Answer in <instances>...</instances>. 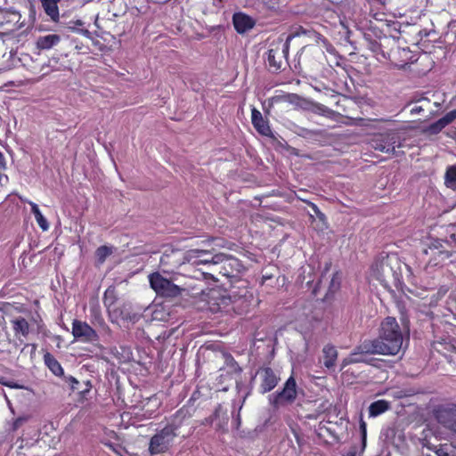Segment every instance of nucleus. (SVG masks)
<instances>
[{
  "label": "nucleus",
  "mask_w": 456,
  "mask_h": 456,
  "mask_svg": "<svg viewBox=\"0 0 456 456\" xmlns=\"http://www.w3.org/2000/svg\"><path fill=\"white\" fill-rule=\"evenodd\" d=\"M364 345L368 352L383 355H396L402 349L403 336L402 329L395 317H386L380 324L377 338L370 339Z\"/></svg>",
  "instance_id": "nucleus-1"
},
{
  "label": "nucleus",
  "mask_w": 456,
  "mask_h": 456,
  "mask_svg": "<svg viewBox=\"0 0 456 456\" xmlns=\"http://www.w3.org/2000/svg\"><path fill=\"white\" fill-rule=\"evenodd\" d=\"M452 241L443 239H431L424 253L428 256V265L443 267L452 262L454 253L453 242L456 245V232L450 234Z\"/></svg>",
  "instance_id": "nucleus-2"
},
{
  "label": "nucleus",
  "mask_w": 456,
  "mask_h": 456,
  "mask_svg": "<svg viewBox=\"0 0 456 456\" xmlns=\"http://www.w3.org/2000/svg\"><path fill=\"white\" fill-rule=\"evenodd\" d=\"M230 291L213 288L204 290L196 302L197 307L202 311H208L212 314H229V304H231Z\"/></svg>",
  "instance_id": "nucleus-3"
},
{
  "label": "nucleus",
  "mask_w": 456,
  "mask_h": 456,
  "mask_svg": "<svg viewBox=\"0 0 456 456\" xmlns=\"http://www.w3.org/2000/svg\"><path fill=\"white\" fill-rule=\"evenodd\" d=\"M208 254L207 250H200L199 248H192L185 253L181 249L169 248L162 254L159 266L165 273H175L185 261L191 262L194 258L196 259Z\"/></svg>",
  "instance_id": "nucleus-4"
},
{
  "label": "nucleus",
  "mask_w": 456,
  "mask_h": 456,
  "mask_svg": "<svg viewBox=\"0 0 456 456\" xmlns=\"http://www.w3.org/2000/svg\"><path fill=\"white\" fill-rule=\"evenodd\" d=\"M429 415L439 426L456 435V403L444 400L434 403Z\"/></svg>",
  "instance_id": "nucleus-5"
},
{
  "label": "nucleus",
  "mask_w": 456,
  "mask_h": 456,
  "mask_svg": "<svg viewBox=\"0 0 456 456\" xmlns=\"http://www.w3.org/2000/svg\"><path fill=\"white\" fill-rule=\"evenodd\" d=\"M294 37V34H289L285 41L278 38L271 44L267 52V64L272 72H279L285 69L288 64L290 42Z\"/></svg>",
  "instance_id": "nucleus-6"
},
{
  "label": "nucleus",
  "mask_w": 456,
  "mask_h": 456,
  "mask_svg": "<svg viewBox=\"0 0 456 456\" xmlns=\"http://www.w3.org/2000/svg\"><path fill=\"white\" fill-rule=\"evenodd\" d=\"M204 265L212 264L217 266L218 273L227 278L237 277L243 265L240 261L232 256H227L224 253H217L211 256V259L200 260Z\"/></svg>",
  "instance_id": "nucleus-7"
},
{
  "label": "nucleus",
  "mask_w": 456,
  "mask_h": 456,
  "mask_svg": "<svg viewBox=\"0 0 456 456\" xmlns=\"http://www.w3.org/2000/svg\"><path fill=\"white\" fill-rule=\"evenodd\" d=\"M149 282L151 288L156 292V294L164 298L177 297L183 290L172 281L165 278L159 272L152 273L149 275Z\"/></svg>",
  "instance_id": "nucleus-8"
},
{
  "label": "nucleus",
  "mask_w": 456,
  "mask_h": 456,
  "mask_svg": "<svg viewBox=\"0 0 456 456\" xmlns=\"http://www.w3.org/2000/svg\"><path fill=\"white\" fill-rule=\"evenodd\" d=\"M297 396V383L291 375L284 383L281 390L276 391L269 396V403L274 410L292 404Z\"/></svg>",
  "instance_id": "nucleus-9"
},
{
  "label": "nucleus",
  "mask_w": 456,
  "mask_h": 456,
  "mask_svg": "<svg viewBox=\"0 0 456 456\" xmlns=\"http://www.w3.org/2000/svg\"><path fill=\"white\" fill-rule=\"evenodd\" d=\"M231 304H229V314L241 315L249 312L252 301L253 294L244 287L239 289L238 291H230Z\"/></svg>",
  "instance_id": "nucleus-10"
},
{
  "label": "nucleus",
  "mask_w": 456,
  "mask_h": 456,
  "mask_svg": "<svg viewBox=\"0 0 456 456\" xmlns=\"http://www.w3.org/2000/svg\"><path fill=\"white\" fill-rule=\"evenodd\" d=\"M370 145L375 151L386 153H394L395 148L401 146L400 138L396 132L387 131L376 134L370 141Z\"/></svg>",
  "instance_id": "nucleus-11"
},
{
  "label": "nucleus",
  "mask_w": 456,
  "mask_h": 456,
  "mask_svg": "<svg viewBox=\"0 0 456 456\" xmlns=\"http://www.w3.org/2000/svg\"><path fill=\"white\" fill-rule=\"evenodd\" d=\"M176 436L165 427L150 440L149 452L151 455L164 453L169 450Z\"/></svg>",
  "instance_id": "nucleus-12"
},
{
  "label": "nucleus",
  "mask_w": 456,
  "mask_h": 456,
  "mask_svg": "<svg viewBox=\"0 0 456 456\" xmlns=\"http://www.w3.org/2000/svg\"><path fill=\"white\" fill-rule=\"evenodd\" d=\"M371 273L380 283H387L389 280L395 279L396 275V272L392 266V259L388 256L376 259L371 265Z\"/></svg>",
  "instance_id": "nucleus-13"
},
{
  "label": "nucleus",
  "mask_w": 456,
  "mask_h": 456,
  "mask_svg": "<svg viewBox=\"0 0 456 456\" xmlns=\"http://www.w3.org/2000/svg\"><path fill=\"white\" fill-rule=\"evenodd\" d=\"M21 19L20 12L10 10L0 11V39L6 36L12 35V33L21 28V24H19Z\"/></svg>",
  "instance_id": "nucleus-14"
},
{
  "label": "nucleus",
  "mask_w": 456,
  "mask_h": 456,
  "mask_svg": "<svg viewBox=\"0 0 456 456\" xmlns=\"http://www.w3.org/2000/svg\"><path fill=\"white\" fill-rule=\"evenodd\" d=\"M72 335L74 339L83 343H94L99 340V335L86 322L74 319L72 322Z\"/></svg>",
  "instance_id": "nucleus-15"
},
{
  "label": "nucleus",
  "mask_w": 456,
  "mask_h": 456,
  "mask_svg": "<svg viewBox=\"0 0 456 456\" xmlns=\"http://www.w3.org/2000/svg\"><path fill=\"white\" fill-rule=\"evenodd\" d=\"M257 373L260 377L259 392L263 395L272 391L281 380L279 374L269 366L261 367Z\"/></svg>",
  "instance_id": "nucleus-16"
},
{
  "label": "nucleus",
  "mask_w": 456,
  "mask_h": 456,
  "mask_svg": "<svg viewBox=\"0 0 456 456\" xmlns=\"http://www.w3.org/2000/svg\"><path fill=\"white\" fill-rule=\"evenodd\" d=\"M337 107L341 110L340 115L352 120H362L359 116V104L353 98L345 95L338 96L336 102Z\"/></svg>",
  "instance_id": "nucleus-17"
},
{
  "label": "nucleus",
  "mask_w": 456,
  "mask_h": 456,
  "mask_svg": "<svg viewBox=\"0 0 456 456\" xmlns=\"http://www.w3.org/2000/svg\"><path fill=\"white\" fill-rule=\"evenodd\" d=\"M191 419V414L188 409L181 408L172 415L169 422L165 426L169 428L175 436H178L177 431L183 426L187 425L188 420Z\"/></svg>",
  "instance_id": "nucleus-18"
},
{
  "label": "nucleus",
  "mask_w": 456,
  "mask_h": 456,
  "mask_svg": "<svg viewBox=\"0 0 456 456\" xmlns=\"http://www.w3.org/2000/svg\"><path fill=\"white\" fill-rule=\"evenodd\" d=\"M251 122L254 128L261 135L266 137L273 135L268 119L265 118L262 113L255 107L251 109Z\"/></svg>",
  "instance_id": "nucleus-19"
},
{
  "label": "nucleus",
  "mask_w": 456,
  "mask_h": 456,
  "mask_svg": "<svg viewBox=\"0 0 456 456\" xmlns=\"http://www.w3.org/2000/svg\"><path fill=\"white\" fill-rule=\"evenodd\" d=\"M370 342V339H366L362 342L358 346L354 348V350L342 361V369L346 366L353 363L358 362H366V355L367 354H378L377 353L368 352L365 348H363L364 345Z\"/></svg>",
  "instance_id": "nucleus-20"
},
{
  "label": "nucleus",
  "mask_w": 456,
  "mask_h": 456,
  "mask_svg": "<svg viewBox=\"0 0 456 456\" xmlns=\"http://www.w3.org/2000/svg\"><path fill=\"white\" fill-rule=\"evenodd\" d=\"M234 29L239 34H244L256 25L255 20L243 12H236L232 16Z\"/></svg>",
  "instance_id": "nucleus-21"
},
{
  "label": "nucleus",
  "mask_w": 456,
  "mask_h": 456,
  "mask_svg": "<svg viewBox=\"0 0 456 456\" xmlns=\"http://www.w3.org/2000/svg\"><path fill=\"white\" fill-rule=\"evenodd\" d=\"M456 119V110H452L447 112L444 117L436 120V122L430 124L426 129L425 132L429 134H439L446 126L451 124Z\"/></svg>",
  "instance_id": "nucleus-22"
},
{
  "label": "nucleus",
  "mask_w": 456,
  "mask_h": 456,
  "mask_svg": "<svg viewBox=\"0 0 456 456\" xmlns=\"http://www.w3.org/2000/svg\"><path fill=\"white\" fill-rule=\"evenodd\" d=\"M12 330L16 338H27L29 333V324L28 321L21 316H19L11 321Z\"/></svg>",
  "instance_id": "nucleus-23"
},
{
  "label": "nucleus",
  "mask_w": 456,
  "mask_h": 456,
  "mask_svg": "<svg viewBox=\"0 0 456 456\" xmlns=\"http://www.w3.org/2000/svg\"><path fill=\"white\" fill-rule=\"evenodd\" d=\"M323 365L327 369H331L335 366L338 359V350L333 345L328 344L322 348Z\"/></svg>",
  "instance_id": "nucleus-24"
},
{
  "label": "nucleus",
  "mask_w": 456,
  "mask_h": 456,
  "mask_svg": "<svg viewBox=\"0 0 456 456\" xmlns=\"http://www.w3.org/2000/svg\"><path fill=\"white\" fill-rule=\"evenodd\" d=\"M44 362L53 375L57 377H62L64 375L63 368L51 353L45 352L44 354Z\"/></svg>",
  "instance_id": "nucleus-25"
},
{
  "label": "nucleus",
  "mask_w": 456,
  "mask_h": 456,
  "mask_svg": "<svg viewBox=\"0 0 456 456\" xmlns=\"http://www.w3.org/2000/svg\"><path fill=\"white\" fill-rule=\"evenodd\" d=\"M61 0H40L45 12L51 18L53 21H58L60 12L58 4Z\"/></svg>",
  "instance_id": "nucleus-26"
},
{
  "label": "nucleus",
  "mask_w": 456,
  "mask_h": 456,
  "mask_svg": "<svg viewBox=\"0 0 456 456\" xmlns=\"http://www.w3.org/2000/svg\"><path fill=\"white\" fill-rule=\"evenodd\" d=\"M390 409V403L387 400L380 399L371 403L369 406V416L371 418L378 417Z\"/></svg>",
  "instance_id": "nucleus-27"
},
{
  "label": "nucleus",
  "mask_w": 456,
  "mask_h": 456,
  "mask_svg": "<svg viewBox=\"0 0 456 456\" xmlns=\"http://www.w3.org/2000/svg\"><path fill=\"white\" fill-rule=\"evenodd\" d=\"M60 36L56 34H49L39 37L37 41V47L40 50H47L54 46L60 42Z\"/></svg>",
  "instance_id": "nucleus-28"
},
{
  "label": "nucleus",
  "mask_w": 456,
  "mask_h": 456,
  "mask_svg": "<svg viewBox=\"0 0 456 456\" xmlns=\"http://www.w3.org/2000/svg\"><path fill=\"white\" fill-rule=\"evenodd\" d=\"M225 366L229 369L228 372L231 374L240 375L242 372L241 367L236 362L234 357L230 353H223Z\"/></svg>",
  "instance_id": "nucleus-29"
},
{
  "label": "nucleus",
  "mask_w": 456,
  "mask_h": 456,
  "mask_svg": "<svg viewBox=\"0 0 456 456\" xmlns=\"http://www.w3.org/2000/svg\"><path fill=\"white\" fill-rule=\"evenodd\" d=\"M444 184L447 188L456 191V164L447 167L444 175Z\"/></svg>",
  "instance_id": "nucleus-30"
},
{
  "label": "nucleus",
  "mask_w": 456,
  "mask_h": 456,
  "mask_svg": "<svg viewBox=\"0 0 456 456\" xmlns=\"http://www.w3.org/2000/svg\"><path fill=\"white\" fill-rule=\"evenodd\" d=\"M31 212L33 213L37 223L43 231H46L49 228L47 220L42 215L38 206L36 203H30Z\"/></svg>",
  "instance_id": "nucleus-31"
},
{
  "label": "nucleus",
  "mask_w": 456,
  "mask_h": 456,
  "mask_svg": "<svg viewBox=\"0 0 456 456\" xmlns=\"http://www.w3.org/2000/svg\"><path fill=\"white\" fill-rule=\"evenodd\" d=\"M112 252L113 251L111 247L106 245L99 247L95 250L97 265H102L106 261L107 257L112 254Z\"/></svg>",
  "instance_id": "nucleus-32"
},
{
  "label": "nucleus",
  "mask_w": 456,
  "mask_h": 456,
  "mask_svg": "<svg viewBox=\"0 0 456 456\" xmlns=\"http://www.w3.org/2000/svg\"><path fill=\"white\" fill-rule=\"evenodd\" d=\"M437 456H456V450L450 448L447 444H442L436 451Z\"/></svg>",
  "instance_id": "nucleus-33"
},
{
  "label": "nucleus",
  "mask_w": 456,
  "mask_h": 456,
  "mask_svg": "<svg viewBox=\"0 0 456 456\" xmlns=\"http://www.w3.org/2000/svg\"><path fill=\"white\" fill-rule=\"evenodd\" d=\"M313 111L316 114H320V115H323V116H327V117H330L333 113V111L330 109H329L328 107H326L325 105L321 104V103L314 104Z\"/></svg>",
  "instance_id": "nucleus-34"
},
{
  "label": "nucleus",
  "mask_w": 456,
  "mask_h": 456,
  "mask_svg": "<svg viewBox=\"0 0 456 456\" xmlns=\"http://www.w3.org/2000/svg\"><path fill=\"white\" fill-rule=\"evenodd\" d=\"M220 411H221V405H218L215 409L214 412L209 417L205 418L201 421V425H212L214 423V421L219 418Z\"/></svg>",
  "instance_id": "nucleus-35"
},
{
  "label": "nucleus",
  "mask_w": 456,
  "mask_h": 456,
  "mask_svg": "<svg viewBox=\"0 0 456 456\" xmlns=\"http://www.w3.org/2000/svg\"><path fill=\"white\" fill-rule=\"evenodd\" d=\"M303 201L305 202L312 208V210L314 211V213L316 215L317 218L320 221H324L326 219L325 215L320 210V208H318V206L316 204H314V202H311L309 200H303Z\"/></svg>",
  "instance_id": "nucleus-36"
},
{
  "label": "nucleus",
  "mask_w": 456,
  "mask_h": 456,
  "mask_svg": "<svg viewBox=\"0 0 456 456\" xmlns=\"http://www.w3.org/2000/svg\"><path fill=\"white\" fill-rule=\"evenodd\" d=\"M360 432L362 436V446L365 447L366 445V439H367V424L362 419V418L360 419Z\"/></svg>",
  "instance_id": "nucleus-37"
},
{
  "label": "nucleus",
  "mask_w": 456,
  "mask_h": 456,
  "mask_svg": "<svg viewBox=\"0 0 456 456\" xmlns=\"http://www.w3.org/2000/svg\"><path fill=\"white\" fill-rule=\"evenodd\" d=\"M208 254V255H205L201 257H198V258H194L193 260H191V262L193 264V265H200V264H203L200 260L202 259H211V256H213L214 255H216L214 253L215 249L214 248H211V249H206Z\"/></svg>",
  "instance_id": "nucleus-38"
},
{
  "label": "nucleus",
  "mask_w": 456,
  "mask_h": 456,
  "mask_svg": "<svg viewBox=\"0 0 456 456\" xmlns=\"http://www.w3.org/2000/svg\"><path fill=\"white\" fill-rule=\"evenodd\" d=\"M91 314L94 317V321L98 323H103L104 320L100 313V310L98 308H92L91 309Z\"/></svg>",
  "instance_id": "nucleus-39"
},
{
  "label": "nucleus",
  "mask_w": 456,
  "mask_h": 456,
  "mask_svg": "<svg viewBox=\"0 0 456 456\" xmlns=\"http://www.w3.org/2000/svg\"><path fill=\"white\" fill-rule=\"evenodd\" d=\"M68 379H69V382L70 384V387H71L72 390L78 389V387L77 386L79 384V382H78V380L76 378L70 376V377H69Z\"/></svg>",
  "instance_id": "nucleus-40"
},
{
  "label": "nucleus",
  "mask_w": 456,
  "mask_h": 456,
  "mask_svg": "<svg viewBox=\"0 0 456 456\" xmlns=\"http://www.w3.org/2000/svg\"><path fill=\"white\" fill-rule=\"evenodd\" d=\"M227 423H228V417L226 416L224 419V422L223 424L222 423H219L216 425V431H224L225 430V427L227 426Z\"/></svg>",
  "instance_id": "nucleus-41"
},
{
  "label": "nucleus",
  "mask_w": 456,
  "mask_h": 456,
  "mask_svg": "<svg viewBox=\"0 0 456 456\" xmlns=\"http://www.w3.org/2000/svg\"><path fill=\"white\" fill-rule=\"evenodd\" d=\"M6 161L4 154L0 151V171H4L6 169Z\"/></svg>",
  "instance_id": "nucleus-42"
},
{
  "label": "nucleus",
  "mask_w": 456,
  "mask_h": 456,
  "mask_svg": "<svg viewBox=\"0 0 456 456\" xmlns=\"http://www.w3.org/2000/svg\"><path fill=\"white\" fill-rule=\"evenodd\" d=\"M23 421H24V419H22V418L16 419L12 424V429L17 430L20 427V425L22 424Z\"/></svg>",
  "instance_id": "nucleus-43"
},
{
  "label": "nucleus",
  "mask_w": 456,
  "mask_h": 456,
  "mask_svg": "<svg viewBox=\"0 0 456 456\" xmlns=\"http://www.w3.org/2000/svg\"><path fill=\"white\" fill-rule=\"evenodd\" d=\"M273 278V274H264L261 279V285H265L268 280H272Z\"/></svg>",
  "instance_id": "nucleus-44"
},
{
  "label": "nucleus",
  "mask_w": 456,
  "mask_h": 456,
  "mask_svg": "<svg viewBox=\"0 0 456 456\" xmlns=\"http://www.w3.org/2000/svg\"><path fill=\"white\" fill-rule=\"evenodd\" d=\"M212 241L216 242V246L224 248V241L221 239H212Z\"/></svg>",
  "instance_id": "nucleus-45"
},
{
  "label": "nucleus",
  "mask_w": 456,
  "mask_h": 456,
  "mask_svg": "<svg viewBox=\"0 0 456 456\" xmlns=\"http://www.w3.org/2000/svg\"><path fill=\"white\" fill-rule=\"evenodd\" d=\"M108 293H109V290H107L104 294L103 302H104L105 305H110L112 304V301H109Z\"/></svg>",
  "instance_id": "nucleus-46"
},
{
  "label": "nucleus",
  "mask_w": 456,
  "mask_h": 456,
  "mask_svg": "<svg viewBox=\"0 0 456 456\" xmlns=\"http://www.w3.org/2000/svg\"><path fill=\"white\" fill-rule=\"evenodd\" d=\"M110 447L112 448V450L118 455L120 456H123L121 452L119 450H117L116 448H114L112 445H110Z\"/></svg>",
  "instance_id": "nucleus-47"
},
{
  "label": "nucleus",
  "mask_w": 456,
  "mask_h": 456,
  "mask_svg": "<svg viewBox=\"0 0 456 456\" xmlns=\"http://www.w3.org/2000/svg\"><path fill=\"white\" fill-rule=\"evenodd\" d=\"M344 456H355V452H354V451L348 452Z\"/></svg>",
  "instance_id": "nucleus-48"
},
{
  "label": "nucleus",
  "mask_w": 456,
  "mask_h": 456,
  "mask_svg": "<svg viewBox=\"0 0 456 456\" xmlns=\"http://www.w3.org/2000/svg\"><path fill=\"white\" fill-rule=\"evenodd\" d=\"M201 274H202L205 278H207V277H210V278H213V279H214L213 275H212V274H210V273H202Z\"/></svg>",
  "instance_id": "nucleus-49"
},
{
  "label": "nucleus",
  "mask_w": 456,
  "mask_h": 456,
  "mask_svg": "<svg viewBox=\"0 0 456 456\" xmlns=\"http://www.w3.org/2000/svg\"><path fill=\"white\" fill-rule=\"evenodd\" d=\"M236 421H237V425L240 426V415H238ZM238 428L239 427H237V428Z\"/></svg>",
  "instance_id": "nucleus-50"
},
{
  "label": "nucleus",
  "mask_w": 456,
  "mask_h": 456,
  "mask_svg": "<svg viewBox=\"0 0 456 456\" xmlns=\"http://www.w3.org/2000/svg\"><path fill=\"white\" fill-rule=\"evenodd\" d=\"M32 348H33V349H36V348H37V345H36V344H33V345H32Z\"/></svg>",
  "instance_id": "nucleus-51"
},
{
  "label": "nucleus",
  "mask_w": 456,
  "mask_h": 456,
  "mask_svg": "<svg viewBox=\"0 0 456 456\" xmlns=\"http://www.w3.org/2000/svg\"><path fill=\"white\" fill-rule=\"evenodd\" d=\"M89 391V388H86L85 391H83L82 393H85V392H87Z\"/></svg>",
  "instance_id": "nucleus-52"
}]
</instances>
